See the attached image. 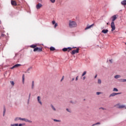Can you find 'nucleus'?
I'll use <instances>...</instances> for the list:
<instances>
[{"instance_id": "nucleus-1", "label": "nucleus", "mask_w": 126, "mask_h": 126, "mask_svg": "<svg viewBox=\"0 0 126 126\" xmlns=\"http://www.w3.org/2000/svg\"><path fill=\"white\" fill-rule=\"evenodd\" d=\"M69 27L70 28H75V27H77V24H76V22H75V21H69Z\"/></svg>"}, {"instance_id": "nucleus-2", "label": "nucleus", "mask_w": 126, "mask_h": 126, "mask_svg": "<svg viewBox=\"0 0 126 126\" xmlns=\"http://www.w3.org/2000/svg\"><path fill=\"white\" fill-rule=\"evenodd\" d=\"M79 53V48H77L76 50H74L71 52V55H75V54H78Z\"/></svg>"}, {"instance_id": "nucleus-3", "label": "nucleus", "mask_w": 126, "mask_h": 126, "mask_svg": "<svg viewBox=\"0 0 126 126\" xmlns=\"http://www.w3.org/2000/svg\"><path fill=\"white\" fill-rule=\"evenodd\" d=\"M111 27L112 28V32H113V31H114V30H116V26H115V23H111Z\"/></svg>"}, {"instance_id": "nucleus-4", "label": "nucleus", "mask_w": 126, "mask_h": 126, "mask_svg": "<svg viewBox=\"0 0 126 126\" xmlns=\"http://www.w3.org/2000/svg\"><path fill=\"white\" fill-rule=\"evenodd\" d=\"M72 49L71 47L64 48L63 49V52H69L70 51H71Z\"/></svg>"}, {"instance_id": "nucleus-5", "label": "nucleus", "mask_w": 126, "mask_h": 126, "mask_svg": "<svg viewBox=\"0 0 126 126\" xmlns=\"http://www.w3.org/2000/svg\"><path fill=\"white\" fill-rule=\"evenodd\" d=\"M116 106L118 109H124V108H126V105H120V104H116Z\"/></svg>"}, {"instance_id": "nucleus-6", "label": "nucleus", "mask_w": 126, "mask_h": 126, "mask_svg": "<svg viewBox=\"0 0 126 126\" xmlns=\"http://www.w3.org/2000/svg\"><path fill=\"white\" fill-rule=\"evenodd\" d=\"M118 17V15H114L112 17H111L112 18V22L111 23H115L114 21L117 19V18Z\"/></svg>"}, {"instance_id": "nucleus-7", "label": "nucleus", "mask_w": 126, "mask_h": 126, "mask_svg": "<svg viewBox=\"0 0 126 126\" xmlns=\"http://www.w3.org/2000/svg\"><path fill=\"white\" fill-rule=\"evenodd\" d=\"M42 6H43V5H42V4H41L40 3H38L36 5V9H40V8H41V7H42Z\"/></svg>"}, {"instance_id": "nucleus-8", "label": "nucleus", "mask_w": 126, "mask_h": 126, "mask_svg": "<svg viewBox=\"0 0 126 126\" xmlns=\"http://www.w3.org/2000/svg\"><path fill=\"white\" fill-rule=\"evenodd\" d=\"M21 64H16L15 65L13 66L10 68L11 69H13V68H17L18 66H21Z\"/></svg>"}, {"instance_id": "nucleus-9", "label": "nucleus", "mask_w": 126, "mask_h": 126, "mask_svg": "<svg viewBox=\"0 0 126 126\" xmlns=\"http://www.w3.org/2000/svg\"><path fill=\"white\" fill-rule=\"evenodd\" d=\"M37 102L38 103H39V104H40V105H42V101H41V96H37Z\"/></svg>"}, {"instance_id": "nucleus-10", "label": "nucleus", "mask_w": 126, "mask_h": 126, "mask_svg": "<svg viewBox=\"0 0 126 126\" xmlns=\"http://www.w3.org/2000/svg\"><path fill=\"white\" fill-rule=\"evenodd\" d=\"M120 94H121V93H113L109 95V97H114V96H116V95H119Z\"/></svg>"}, {"instance_id": "nucleus-11", "label": "nucleus", "mask_w": 126, "mask_h": 126, "mask_svg": "<svg viewBox=\"0 0 126 126\" xmlns=\"http://www.w3.org/2000/svg\"><path fill=\"white\" fill-rule=\"evenodd\" d=\"M22 121H24V122H26L27 123H32V121L25 118H22Z\"/></svg>"}, {"instance_id": "nucleus-12", "label": "nucleus", "mask_w": 126, "mask_h": 126, "mask_svg": "<svg viewBox=\"0 0 126 126\" xmlns=\"http://www.w3.org/2000/svg\"><path fill=\"white\" fill-rule=\"evenodd\" d=\"M93 25H94V24H93L90 26H87V27L85 29V30H88V29H90V28H91L93 26Z\"/></svg>"}, {"instance_id": "nucleus-13", "label": "nucleus", "mask_w": 126, "mask_h": 126, "mask_svg": "<svg viewBox=\"0 0 126 126\" xmlns=\"http://www.w3.org/2000/svg\"><path fill=\"white\" fill-rule=\"evenodd\" d=\"M102 33H103V34H107V32H109V30H103L101 31Z\"/></svg>"}, {"instance_id": "nucleus-14", "label": "nucleus", "mask_w": 126, "mask_h": 126, "mask_svg": "<svg viewBox=\"0 0 126 126\" xmlns=\"http://www.w3.org/2000/svg\"><path fill=\"white\" fill-rule=\"evenodd\" d=\"M25 80V75L24 74H23V76H22V82H23V84H24Z\"/></svg>"}, {"instance_id": "nucleus-15", "label": "nucleus", "mask_w": 126, "mask_h": 126, "mask_svg": "<svg viewBox=\"0 0 126 126\" xmlns=\"http://www.w3.org/2000/svg\"><path fill=\"white\" fill-rule=\"evenodd\" d=\"M22 118H20V117H17L16 118H15L14 121H22Z\"/></svg>"}, {"instance_id": "nucleus-16", "label": "nucleus", "mask_w": 126, "mask_h": 126, "mask_svg": "<svg viewBox=\"0 0 126 126\" xmlns=\"http://www.w3.org/2000/svg\"><path fill=\"white\" fill-rule=\"evenodd\" d=\"M121 4H122V5H126V0H124L122 1Z\"/></svg>"}, {"instance_id": "nucleus-17", "label": "nucleus", "mask_w": 126, "mask_h": 126, "mask_svg": "<svg viewBox=\"0 0 126 126\" xmlns=\"http://www.w3.org/2000/svg\"><path fill=\"white\" fill-rule=\"evenodd\" d=\"M114 78H115V79H118V78H121V75H116L114 76Z\"/></svg>"}, {"instance_id": "nucleus-18", "label": "nucleus", "mask_w": 126, "mask_h": 126, "mask_svg": "<svg viewBox=\"0 0 126 126\" xmlns=\"http://www.w3.org/2000/svg\"><path fill=\"white\" fill-rule=\"evenodd\" d=\"M5 112H6V109H5V107H4L3 111V117H4L5 115Z\"/></svg>"}, {"instance_id": "nucleus-19", "label": "nucleus", "mask_w": 126, "mask_h": 126, "mask_svg": "<svg viewBox=\"0 0 126 126\" xmlns=\"http://www.w3.org/2000/svg\"><path fill=\"white\" fill-rule=\"evenodd\" d=\"M119 81H120V82H126V79H120Z\"/></svg>"}, {"instance_id": "nucleus-20", "label": "nucleus", "mask_w": 126, "mask_h": 126, "mask_svg": "<svg viewBox=\"0 0 126 126\" xmlns=\"http://www.w3.org/2000/svg\"><path fill=\"white\" fill-rule=\"evenodd\" d=\"M11 3L12 5H16V1H11Z\"/></svg>"}, {"instance_id": "nucleus-21", "label": "nucleus", "mask_w": 126, "mask_h": 126, "mask_svg": "<svg viewBox=\"0 0 126 126\" xmlns=\"http://www.w3.org/2000/svg\"><path fill=\"white\" fill-rule=\"evenodd\" d=\"M36 47H37V46L35 45H32L30 46V47L32 48V49H35V48H36Z\"/></svg>"}, {"instance_id": "nucleus-22", "label": "nucleus", "mask_w": 126, "mask_h": 126, "mask_svg": "<svg viewBox=\"0 0 126 126\" xmlns=\"http://www.w3.org/2000/svg\"><path fill=\"white\" fill-rule=\"evenodd\" d=\"M50 51H55V50H56V48H55V47L52 46L50 48Z\"/></svg>"}, {"instance_id": "nucleus-23", "label": "nucleus", "mask_w": 126, "mask_h": 126, "mask_svg": "<svg viewBox=\"0 0 126 126\" xmlns=\"http://www.w3.org/2000/svg\"><path fill=\"white\" fill-rule=\"evenodd\" d=\"M51 107L52 109L53 110V111H56V108H55V106L53 105H51Z\"/></svg>"}, {"instance_id": "nucleus-24", "label": "nucleus", "mask_w": 126, "mask_h": 126, "mask_svg": "<svg viewBox=\"0 0 126 126\" xmlns=\"http://www.w3.org/2000/svg\"><path fill=\"white\" fill-rule=\"evenodd\" d=\"M39 50V47H36L33 49V52H37Z\"/></svg>"}, {"instance_id": "nucleus-25", "label": "nucleus", "mask_w": 126, "mask_h": 126, "mask_svg": "<svg viewBox=\"0 0 126 126\" xmlns=\"http://www.w3.org/2000/svg\"><path fill=\"white\" fill-rule=\"evenodd\" d=\"M30 97H31V94H29V99L28 100V104H29V101L30 100Z\"/></svg>"}, {"instance_id": "nucleus-26", "label": "nucleus", "mask_w": 126, "mask_h": 126, "mask_svg": "<svg viewBox=\"0 0 126 126\" xmlns=\"http://www.w3.org/2000/svg\"><path fill=\"white\" fill-rule=\"evenodd\" d=\"M86 73H87V72L86 71H85L83 72V74H82V76H84V75H85V74H86Z\"/></svg>"}, {"instance_id": "nucleus-27", "label": "nucleus", "mask_w": 126, "mask_h": 126, "mask_svg": "<svg viewBox=\"0 0 126 126\" xmlns=\"http://www.w3.org/2000/svg\"><path fill=\"white\" fill-rule=\"evenodd\" d=\"M97 82H98V84H101V83H102V81H101V79H98Z\"/></svg>"}, {"instance_id": "nucleus-28", "label": "nucleus", "mask_w": 126, "mask_h": 126, "mask_svg": "<svg viewBox=\"0 0 126 126\" xmlns=\"http://www.w3.org/2000/svg\"><path fill=\"white\" fill-rule=\"evenodd\" d=\"M10 126H18V124H11Z\"/></svg>"}, {"instance_id": "nucleus-29", "label": "nucleus", "mask_w": 126, "mask_h": 126, "mask_svg": "<svg viewBox=\"0 0 126 126\" xmlns=\"http://www.w3.org/2000/svg\"><path fill=\"white\" fill-rule=\"evenodd\" d=\"M32 89H33V88H34V81H32Z\"/></svg>"}, {"instance_id": "nucleus-30", "label": "nucleus", "mask_w": 126, "mask_h": 126, "mask_svg": "<svg viewBox=\"0 0 126 126\" xmlns=\"http://www.w3.org/2000/svg\"><path fill=\"white\" fill-rule=\"evenodd\" d=\"M52 3H55L56 0H50Z\"/></svg>"}, {"instance_id": "nucleus-31", "label": "nucleus", "mask_w": 126, "mask_h": 126, "mask_svg": "<svg viewBox=\"0 0 126 126\" xmlns=\"http://www.w3.org/2000/svg\"><path fill=\"white\" fill-rule=\"evenodd\" d=\"M113 91H116V92H118L119 91V90H118V89L116 88H114L113 89Z\"/></svg>"}, {"instance_id": "nucleus-32", "label": "nucleus", "mask_w": 126, "mask_h": 126, "mask_svg": "<svg viewBox=\"0 0 126 126\" xmlns=\"http://www.w3.org/2000/svg\"><path fill=\"white\" fill-rule=\"evenodd\" d=\"M54 122H61V120H57V119H54Z\"/></svg>"}, {"instance_id": "nucleus-33", "label": "nucleus", "mask_w": 126, "mask_h": 126, "mask_svg": "<svg viewBox=\"0 0 126 126\" xmlns=\"http://www.w3.org/2000/svg\"><path fill=\"white\" fill-rule=\"evenodd\" d=\"M42 51V48H38V50H37V52H41Z\"/></svg>"}, {"instance_id": "nucleus-34", "label": "nucleus", "mask_w": 126, "mask_h": 126, "mask_svg": "<svg viewBox=\"0 0 126 126\" xmlns=\"http://www.w3.org/2000/svg\"><path fill=\"white\" fill-rule=\"evenodd\" d=\"M57 26H58V23H56L54 25V28H57Z\"/></svg>"}, {"instance_id": "nucleus-35", "label": "nucleus", "mask_w": 126, "mask_h": 126, "mask_svg": "<svg viewBox=\"0 0 126 126\" xmlns=\"http://www.w3.org/2000/svg\"><path fill=\"white\" fill-rule=\"evenodd\" d=\"M11 84H12L13 86L14 85V82L13 81H10Z\"/></svg>"}, {"instance_id": "nucleus-36", "label": "nucleus", "mask_w": 126, "mask_h": 126, "mask_svg": "<svg viewBox=\"0 0 126 126\" xmlns=\"http://www.w3.org/2000/svg\"><path fill=\"white\" fill-rule=\"evenodd\" d=\"M56 21H52V24H53V25H55V24H56Z\"/></svg>"}, {"instance_id": "nucleus-37", "label": "nucleus", "mask_w": 126, "mask_h": 126, "mask_svg": "<svg viewBox=\"0 0 126 126\" xmlns=\"http://www.w3.org/2000/svg\"><path fill=\"white\" fill-rule=\"evenodd\" d=\"M101 92H97L96 93V95H100V94H101Z\"/></svg>"}, {"instance_id": "nucleus-38", "label": "nucleus", "mask_w": 126, "mask_h": 126, "mask_svg": "<svg viewBox=\"0 0 126 126\" xmlns=\"http://www.w3.org/2000/svg\"><path fill=\"white\" fill-rule=\"evenodd\" d=\"M66 111H68L69 113H70V110L68 109V108H66Z\"/></svg>"}, {"instance_id": "nucleus-39", "label": "nucleus", "mask_w": 126, "mask_h": 126, "mask_svg": "<svg viewBox=\"0 0 126 126\" xmlns=\"http://www.w3.org/2000/svg\"><path fill=\"white\" fill-rule=\"evenodd\" d=\"M75 80H76V81H77V80H78V76H77L76 77Z\"/></svg>"}, {"instance_id": "nucleus-40", "label": "nucleus", "mask_w": 126, "mask_h": 126, "mask_svg": "<svg viewBox=\"0 0 126 126\" xmlns=\"http://www.w3.org/2000/svg\"><path fill=\"white\" fill-rule=\"evenodd\" d=\"M23 126V124H19V125L18 124V126Z\"/></svg>"}, {"instance_id": "nucleus-41", "label": "nucleus", "mask_w": 126, "mask_h": 126, "mask_svg": "<svg viewBox=\"0 0 126 126\" xmlns=\"http://www.w3.org/2000/svg\"><path fill=\"white\" fill-rule=\"evenodd\" d=\"M86 79V77L84 76V77H83V80H85Z\"/></svg>"}, {"instance_id": "nucleus-42", "label": "nucleus", "mask_w": 126, "mask_h": 126, "mask_svg": "<svg viewBox=\"0 0 126 126\" xmlns=\"http://www.w3.org/2000/svg\"><path fill=\"white\" fill-rule=\"evenodd\" d=\"M109 62L112 63H113V60H110Z\"/></svg>"}, {"instance_id": "nucleus-43", "label": "nucleus", "mask_w": 126, "mask_h": 126, "mask_svg": "<svg viewBox=\"0 0 126 126\" xmlns=\"http://www.w3.org/2000/svg\"><path fill=\"white\" fill-rule=\"evenodd\" d=\"M63 78H64V76H63L62 79H61V81H63Z\"/></svg>"}, {"instance_id": "nucleus-44", "label": "nucleus", "mask_w": 126, "mask_h": 126, "mask_svg": "<svg viewBox=\"0 0 126 126\" xmlns=\"http://www.w3.org/2000/svg\"><path fill=\"white\" fill-rule=\"evenodd\" d=\"M32 68V67H30L29 68H28V70H30V69H31Z\"/></svg>"}, {"instance_id": "nucleus-45", "label": "nucleus", "mask_w": 126, "mask_h": 126, "mask_svg": "<svg viewBox=\"0 0 126 126\" xmlns=\"http://www.w3.org/2000/svg\"><path fill=\"white\" fill-rule=\"evenodd\" d=\"M95 125H100V123H95Z\"/></svg>"}, {"instance_id": "nucleus-46", "label": "nucleus", "mask_w": 126, "mask_h": 126, "mask_svg": "<svg viewBox=\"0 0 126 126\" xmlns=\"http://www.w3.org/2000/svg\"><path fill=\"white\" fill-rule=\"evenodd\" d=\"M3 36H4V34H2L1 35V37H3Z\"/></svg>"}, {"instance_id": "nucleus-47", "label": "nucleus", "mask_w": 126, "mask_h": 126, "mask_svg": "<svg viewBox=\"0 0 126 126\" xmlns=\"http://www.w3.org/2000/svg\"><path fill=\"white\" fill-rule=\"evenodd\" d=\"M73 80H74V78H73L72 79L71 81H73Z\"/></svg>"}, {"instance_id": "nucleus-48", "label": "nucleus", "mask_w": 126, "mask_h": 126, "mask_svg": "<svg viewBox=\"0 0 126 126\" xmlns=\"http://www.w3.org/2000/svg\"><path fill=\"white\" fill-rule=\"evenodd\" d=\"M96 126V124H93L92 126Z\"/></svg>"}, {"instance_id": "nucleus-49", "label": "nucleus", "mask_w": 126, "mask_h": 126, "mask_svg": "<svg viewBox=\"0 0 126 126\" xmlns=\"http://www.w3.org/2000/svg\"><path fill=\"white\" fill-rule=\"evenodd\" d=\"M97 77V75H96L95 76H94V78H96Z\"/></svg>"}, {"instance_id": "nucleus-50", "label": "nucleus", "mask_w": 126, "mask_h": 126, "mask_svg": "<svg viewBox=\"0 0 126 126\" xmlns=\"http://www.w3.org/2000/svg\"><path fill=\"white\" fill-rule=\"evenodd\" d=\"M76 47H73V49H76Z\"/></svg>"}, {"instance_id": "nucleus-51", "label": "nucleus", "mask_w": 126, "mask_h": 126, "mask_svg": "<svg viewBox=\"0 0 126 126\" xmlns=\"http://www.w3.org/2000/svg\"><path fill=\"white\" fill-rule=\"evenodd\" d=\"M70 103H73V102H72V101H70Z\"/></svg>"}, {"instance_id": "nucleus-52", "label": "nucleus", "mask_w": 126, "mask_h": 126, "mask_svg": "<svg viewBox=\"0 0 126 126\" xmlns=\"http://www.w3.org/2000/svg\"><path fill=\"white\" fill-rule=\"evenodd\" d=\"M1 21L0 20V24H1Z\"/></svg>"}, {"instance_id": "nucleus-53", "label": "nucleus", "mask_w": 126, "mask_h": 126, "mask_svg": "<svg viewBox=\"0 0 126 126\" xmlns=\"http://www.w3.org/2000/svg\"><path fill=\"white\" fill-rule=\"evenodd\" d=\"M101 109H102V110H104V109L103 108H101Z\"/></svg>"}, {"instance_id": "nucleus-54", "label": "nucleus", "mask_w": 126, "mask_h": 126, "mask_svg": "<svg viewBox=\"0 0 126 126\" xmlns=\"http://www.w3.org/2000/svg\"><path fill=\"white\" fill-rule=\"evenodd\" d=\"M125 109H126V107L125 106Z\"/></svg>"}]
</instances>
